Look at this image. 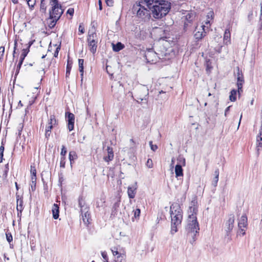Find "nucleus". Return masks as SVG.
<instances>
[{
	"label": "nucleus",
	"instance_id": "obj_24",
	"mask_svg": "<svg viewBox=\"0 0 262 262\" xmlns=\"http://www.w3.org/2000/svg\"><path fill=\"white\" fill-rule=\"evenodd\" d=\"M112 45L113 50L116 52L120 51L124 47V45L120 42H117L116 45L113 43Z\"/></svg>",
	"mask_w": 262,
	"mask_h": 262
},
{
	"label": "nucleus",
	"instance_id": "obj_29",
	"mask_svg": "<svg viewBox=\"0 0 262 262\" xmlns=\"http://www.w3.org/2000/svg\"><path fill=\"white\" fill-rule=\"evenodd\" d=\"M237 91L235 90H232L230 92V95L229 96V99L231 101H235L236 100V95Z\"/></svg>",
	"mask_w": 262,
	"mask_h": 262
},
{
	"label": "nucleus",
	"instance_id": "obj_13",
	"mask_svg": "<svg viewBox=\"0 0 262 262\" xmlns=\"http://www.w3.org/2000/svg\"><path fill=\"white\" fill-rule=\"evenodd\" d=\"M244 83V79L243 75L237 77V91L238 93V94L240 95L241 93L243 92V85Z\"/></svg>",
	"mask_w": 262,
	"mask_h": 262
},
{
	"label": "nucleus",
	"instance_id": "obj_52",
	"mask_svg": "<svg viewBox=\"0 0 262 262\" xmlns=\"http://www.w3.org/2000/svg\"><path fill=\"white\" fill-rule=\"evenodd\" d=\"M246 228H239V233H241L242 235H244L245 234V230Z\"/></svg>",
	"mask_w": 262,
	"mask_h": 262
},
{
	"label": "nucleus",
	"instance_id": "obj_63",
	"mask_svg": "<svg viewBox=\"0 0 262 262\" xmlns=\"http://www.w3.org/2000/svg\"><path fill=\"white\" fill-rule=\"evenodd\" d=\"M84 62L83 59H79V66H83Z\"/></svg>",
	"mask_w": 262,
	"mask_h": 262
},
{
	"label": "nucleus",
	"instance_id": "obj_53",
	"mask_svg": "<svg viewBox=\"0 0 262 262\" xmlns=\"http://www.w3.org/2000/svg\"><path fill=\"white\" fill-rule=\"evenodd\" d=\"M78 30L82 34L84 32V28L81 25L79 26Z\"/></svg>",
	"mask_w": 262,
	"mask_h": 262
},
{
	"label": "nucleus",
	"instance_id": "obj_62",
	"mask_svg": "<svg viewBox=\"0 0 262 262\" xmlns=\"http://www.w3.org/2000/svg\"><path fill=\"white\" fill-rule=\"evenodd\" d=\"M99 9L100 10H101L102 9V3L101 0L99 1Z\"/></svg>",
	"mask_w": 262,
	"mask_h": 262
},
{
	"label": "nucleus",
	"instance_id": "obj_59",
	"mask_svg": "<svg viewBox=\"0 0 262 262\" xmlns=\"http://www.w3.org/2000/svg\"><path fill=\"white\" fill-rule=\"evenodd\" d=\"M4 146L3 144H2V145L0 147V153L4 154Z\"/></svg>",
	"mask_w": 262,
	"mask_h": 262
},
{
	"label": "nucleus",
	"instance_id": "obj_55",
	"mask_svg": "<svg viewBox=\"0 0 262 262\" xmlns=\"http://www.w3.org/2000/svg\"><path fill=\"white\" fill-rule=\"evenodd\" d=\"M180 162L182 163L183 166L185 165V159L184 158H181L180 160Z\"/></svg>",
	"mask_w": 262,
	"mask_h": 262
},
{
	"label": "nucleus",
	"instance_id": "obj_27",
	"mask_svg": "<svg viewBox=\"0 0 262 262\" xmlns=\"http://www.w3.org/2000/svg\"><path fill=\"white\" fill-rule=\"evenodd\" d=\"M69 156L71 164L72 163V162H73L77 158L76 152L74 151H70Z\"/></svg>",
	"mask_w": 262,
	"mask_h": 262
},
{
	"label": "nucleus",
	"instance_id": "obj_28",
	"mask_svg": "<svg viewBox=\"0 0 262 262\" xmlns=\"http://www.w3.org/2000/svg\"><path fill=\"white\" fill-rule=\"evenodd\" d=\"M125 256L123 254H119L115 257V262H124Z\"/></svg>",
	"mask_w": 262,
	"mask_h": 262
},
{
	"label": "nucleus",
	"instance_id": "obj_57",
	"mask_svg": "<svg viewBox=\"0 0 262 262\" xmlns=\"http://www.w3.org/2000/svg\"><path fill=\"white\" fill-rule=\"evenodd\" d=\"M36 181V176H31V182L34 183V182Z\"/></svg>",
	"mask_w": 262,
	"mask_h": 262
},
{
	"label": "nucleus",
	"instance_id": "obj_58",
	"mask_svg": "<svg viewBox=\"0 0 262 262\" xmlns=\"http://www.w3.org/2000/svg\"><path fill=\"white\" fill-rule=\"evenodd\" d=\"M230 106H229L228 107H227L225 111V116H227V113L229 112L230 111Z\"/></svg>",
	"mask_w": 262,
	"mask_h": 262
},
{
	"label": "nucleus",
	"instance_id": "obj_61",
	"mask_svg": "<svg viewBox=\"0 0 262 262\" xmlns=\"http://www.w3.org/2000/svg\"><path fill=\"white\" fill-rule=\"evenodd\" d=\"M59 49V48H56V50L55 51L54 54V55L55 57H57V55L58 54V49Z\"/></svg>",
	"mask_w": 262,
	"mask_h": 262
},
{
	"label": "nucleus",
	"instance_id": "obj_43",
	"mask_svg": "<svg viewBox=\"0 0 262 262\" xmlns=\"http://www.w3.org/2000/svg\"><path fill=\"white\" fill-rule=\"evenodd\" d=\"M149 145H150V148L153 151H156L157 148H158V146L157 145H154L152 144V141H150L149 142Z\"/></svg>",
	"mask_w": 262,
	"mask_h": 262
},
{
	"label": "nucleus",
	"instance_id": "obj_7",
	"mask_svg": "<svg viewBox=\"0 0 262 262\" xmlns=\"http://www.w3.org/2000/svg\"><path fill=\"white\" fill-rule=\"evenodd\" d=\"M208 30V27L202 25L200 27H196L194 31V37L195 39L200 40L202 39L205 35L206 31Z\"/></svg>",
	"mask_w": 262,
	"mask_h": 262
},
{
	"label": "nucleus",
	"instance_id": "obj_45",
	"mask_svg": "<svg viewBox=\"0 0 262 262\" xmlns=\"http://www.w3.org/2000/svg\"><path fill=\"white\" fill-rule=\"evenodd\" d=\"M31 188H30V191H34L35 190V188H36V182H34V183H33L32 182H31Z\"/></svg>",
	"mask_w": 262,
	"mask_h": 262
},
{
	"label": "nucleus",
	"instance_id": "obj_38",
	"mask_svg": "<svg viewBox=\"0 0 262 262\" xmlns=\"http://www.w3.org/2000/svg\"><path fill=\"white\" fill-rule=\"evenodd\" d=\"M26 1L27 2L28 6L31 8L34 7L36 3V0H27Z\"/></svg>",
	"mask_w": 262,
	"mask_h": 262
},
{
	"label": "nucleus",
	"instance_id": "obj_14",
	"mask_svg": "<svg viewBox=\"0 0 262 262\" xmlns=\"http://www.w3.org/2000/svg\"><path fill=\"white\" fill-rule=\"evenodd\" d=\"M56 123V120L55 116L54 115H51L50 117L49 122L48 125L46 126L45 130L51 132L53 128V126Z\"/></svg>",
	"mask_w": 262,
	"mask_h": 262
},
{
	"label": "nucleus",
	"instance_id": "obj_54",
	"mask_svg": "<svg viewBox=\"0 0 262 262\" xmlns=\"http://www.w3.org/2000/svg\"><path fill=\"white\" fill-rule=\"evenodd\" d=\"M39 74L40 75L41 77H42V75L45 74V71L43 69H42L41 70L39 71ZM42 80V78H41L40 81H41Z\"/></svg>",
	"mask_w": 262,
	"mask_h": 262
},
{
	"label": "nucleus",
	"instance_id": "obj_2",
	"mask_svg": "<svg viewBox=\"0 0 262 262\" xmlns=\"http://www.w3.org/2000/svg\"><path fill=\"white\" fill-rule=\"evenodd\" d=\"M170 3L167 1L160 0L153 1L151 11L153 17L156 19H160L165 16L170 9Z\"/></svg>",
	"mask_w": 262,
	"mask_h": 262
},
{
	"label": "nucleus",
	"instance_id": "obj_26",
	"mask_svg": "<svg viewBox=\"0 0 262 262\" xmlns=\"http://www.w3.org/2000/svg\"><path fill=\"white\" fill-rule=\"evenodd\" d=\"M19 196H17V210L21 212L23 209V201L21 198L18 199Z\"/></svg>",
	"mask_w": 262,
	"mask_h": 262
},
{
	"label": "nucleus",
	"instance_id": "obj_64",
	"mask_svg": "<svg viewBox=\"0 0 262 262\" xmlns=\"http://www.w3.org/2000/svg\"><path fill=\"white\" fill-rule=\"evenodd\" d=\"M4 154L0 153V163L2 162L3 160Z\"/></svg>",
	"mask_w": 262,
	"mask_h": 262
},
{
	"label": "nucleus",
	"instance_id": "obj_33",
	"mask_svg": "<svg viewBox=\"0 0 262 262\" xmlns=\"http://www.w3.org/2000/svg\"><path fill=\"white\" fill-rule=\"evenodd\" d=\"M78 204H79V206L81 209V213H82L83 212L82 208L84 206L85 203H84V201H83L82 197L79 198Z\"/></svg>",
	"mask_w": 262,
	"mask_h": 262
},
{
	"label": "nucleus",
	"instance_id": "obj_40",
	"mask_svg": "<svg viewBox=\"0 0 262 262\" xmlns=\"http://www.w3.org/2000/svg\"><path fill=\"white\" fill-rule=\"evenodd\" d=\"M235 73L236 74V77H239V76H241L243 75L242 73V70H240L239 67H237L236 70L235 71Z\"/></svg>",
	"mask_w": 262,
	"mask_h": 262
},
{
	"label": "nucleus",
	"instance_id": "obj_25",
	"mask_svg": "<svg viewBox=\"0 0 262 262\" xmlns=\"http://www.w3.org/2000/svg\"><path fill=\"white\" fill-rule=\"evenodd\" d=\"M28 49H24L23 50V52L21 54V56H20V59H19V61L18 62V64L17 66H21L23 63V61L24 59V58H25V57L27 56L28 53Z\"/></svg>",
	"mask_w": 262,
	"mask_h": 262
},
{
	"label": "nucleus",
	"instance_id": "obj_9",
	"mask_svg": "<svg viewBox=\"0 0 262 262\" xmlns=\"http://www.w3.org/2000/svg\"><path fill=\"white\" fill-rule=\"evenodd\" d=\"M112 91L114 93V96L117 99L123 91L122 84L120 81H114L112 85Z\"/></svg>",
	"mask_w": 262,
	"mask_h": 262
},
{
	"label": "nucleus",
	"instance_id": "obj_42",
	"mask_svg": "<svg viewBox=\"0 0 262 262\" xmlns=\"http://www.w3.org/2000/svg\"><path fill=\"white\" fill-rule=\"evenodd\" d=\"M101 255L103 258L104 259V262H108V258L107 255V253L105 251L102 252Z\"/></svg>",
	"mask_w": 262,
	"mask_h": 262
},
{
	"label": "nucleus",
	"instance_id": "obj_36",
	"mask_svg": "<svg viewBox=\"0 0 262 262\" xmlns=\"http://www.w3.org/2000/svg\"><path fill=\"white\" fill-rule=\"evenodd\" d=\"M9 170V165L7 164L5 165V170L3 174V177L5 179L7 177L8 172Z\"/></svg>",
	"mask_w": 262,
	"mask_h": 262
},
{
	"label": "nucleus",
	"instance_id": "obj_30",
	"mask_svg": "<svg viewBox=\"0 0 262 262\" xmlns=\"http://www.w3.org/2000/svg\"><path fill=\"white\" fill-rule=\"evenodd\" d=\"M256 145H257V150L259 151V147H261L262 145V137H256Z\"/></svg>",
	"mask_w": 262,
	"mask_h": 262
},
{
	"label": "nucleus",
	"instance_id": "obj_3",
	"mask_svg": "<svg viewBox=\"0 0 262 262\" xmlns=\"http://www.w3.org/2000/svg\"><path fill=\"white\" fill-rule=\"evenodd\" d=\"M153 0H142L138 4L134 5V12L136 11L138 17L142 18H148L150 16L149 10H151Z\"/></svg>",
	"mask_w": 262,
	"mask_h": 262
},
{
	"label": "nucleus",
	"instance_id": "obj_5",
	"mask_svg": "<svg viewBox=\"0 0 262 262\" xmlns=\"http://www.w3.org/2000/svg\"><path fill=\"white\" fill-rule=\"evenodd\" d=\"M170 215L172 224L181 225L183 218L182 211L178 204H174L170 206Z\"/></svg>",
	"mask_w": 262,
	"mask_h": 262
},
{
	"label": "nucleus",
	"instance_id": "obj_17",
	"mask_svg": "<svg viewBox=\"0 0 262 262\" xmlns=\"http://www.w3.org/2000/svg\"><path fill=\"white\" fill-rule=\"evenodd\" d=\"M107 156L104 157V160L106 162H109L112 161L114 158V153L113 151V148L110 147H107Z\"/></svg>",
	"mask_w": 262,
	"mask_h": 262
},
{
	"label": "nucleus",
	"instance_id": "obj_6",
	"mask_svg": "<svg viewBox=\"0 0 262 262\" xmlns=\"http://www.w3.org/2000/svg\"><path fill=\"white\" fill-rule=\"evenodd\" d=\"M97 35L96 33H93L89 35L88 37V43L90 51L94 54L97 50V40L96 38Z\"/></svg>",
	"mask_w": 262,
	"mask_h": 262
},
{
	"label": "nucleus",
	"instance_id": "obj_4",
	"mask_svg": "<svg viewBox=\"0 0 262 262\" xmlns=\"http://www.w3.org/2000/svg\"><path fill=\"white\" fill-rule=\"evenodd\" d=\"M50 5L51 10H50V18L52 20L49 26L53 27L57 21L60 18L63 13V10L61 8V5L59 3L58 0H50Z\"/></svg>",
	"mask_w": 262,
	"mask_h": 262
},
{
	"label": "nucleus",
	"instance_id": "obj_20",
	"mask_svg": "<svg viewBox=\"0 0 262 262\" xmlns=\"http://www.w3.org/2000/svg\"><path fill=\"white\" fill-rule=\"evenodd\" d=\"M53 217L57 219L59 217V207L57 204H54L52 209Z\"/></svg>",
	"mask_w": 262,
	"mask_h": 262
},
{
	"label": "nucleus",
	"instance_id": "obj_60",
	"mask_svg": "<svg viewBox=\"0 0 262 262\" xmlns=\"http://www.w3.org/2000/svg\"><path fill=\"white\" fill-rule=\"evenodd\" d=\"M50 136V132L45 130V136L46 138H48Z\"/></svg>",
	"mask_w": 262,
	"mask_h": 262
},
{
	"label": "nucleus",
	"instance_id": "obj_48",
	"mask_svg": "<svg viewBox=\"0 0 262 262\" xmlns=\"http://www.w3.org/2000/svg\"><path fill=\"white\" fill-rule=\"evenodd\" d=\"M5 52L4 47H0V59L3 56Z\"/></svg>",
	"mask_w": 262,
	"mask_h": 262
},
{
	"label": "nucleus",
	"instance_id": "obj_19",
	"mask_svg": "<svg viewBox=\"0 0 262 262\" xmlns=\"http://www.w3.org/2000/svg\"><path fill=\"white\" fill-rule=\"evenodd\" d=\"M117 69L118 72L120 71L119 67H105V70L108 74L112 78L115 74V70Z\"/></svg>",
	"mask_w": 262,
	"mask_h": 262
},
{
	"label": "nucleus",
	"instance_id": "obj_11",
	"mask_svg": "<svg viewBox=\"0 0 262 262\" xmlns=\"http://www.w3.org/2000/svg\"><path fill=\"white\" fill-rule=\"evenodd\" d=\"M66 117L68 118V126L69 131H72L74 129L75 116L73 114L70 112H68L66 113Z\"/></svg>",
	"mask_w": 262,
	"mask_h": 262
},
{
	"label": "nucleus",
	"instance_id": "obj_50",
	"mask_svg": "<svg viewBox=\"0 0 262 262\" xmlns=\"http://www.w3.org/2000/svg\"><path fill=\"white\" fill-rule=\"evenodd\" d=\"M111 251L114 256H118L119 254H121L118 252V249H116V251H114V249H111Z\"/></svg>",
	"mask_w": 262,
	"mask_h": 262
},
{
	"label": "nucleus",
	"instance_id": "obj_10",
	"mask_svg": "<svg viewBox=\"0 0 262 262\" xmlns=\"http://www.w3.org/2000/svg\"><path fill=\"white\" fill-rule=\"evenodd\" d=\"M139 93H141L142 94H138L137 96V99L143 101V100H146L147 97L148 95V89L147 87L142 85L140 87L138 90Z\"/></svg>",
	"mask_w": 262,
	"mask_h": 262
},
{
	"label": "nucleus",
	"instance_id": "obj_35",
	"mask_svg": "<svg viewBox=\"0 0 262 262\" xmlns=\"http://www.w3.org/2000/svg\"><path fill=\"white\" fill-rule=\"evenodd\" d=\"M134 212V216L135 219H139L140 214V210L139 208H137L133 211Z\"/></svg>",
	"mask_w": 262,
	"mask_h": 262
},
{
	"label": "nucleus",
	"instance_id": "obj_15",
	"mask_svg": "<svg viewBox=\"0 0 262 262\" xmlns=\"http://www.w3.org/2000/svg\"><path fill=\"white\" fill-rule=\"evenodd\" d=\"M224 43L225 45H228L231 43V33L229 29H226L223 37Z\"/></svg>",
	"mask_w": 262,
	"mask_h": 262
},
{
	"label": "nucleus",
	"instance_id": "obj_18",
	"mask_svg": "<svg viewBox=\"0 0 262 262\" xmlns=\"http://www.w3.org/2000/svg\"><path fill=\"white\" fill-rule=\"evenodd\" d=\"M136 187L135 186H128L127 189V194L130 199H133L135 196Z\"/></svg>",
	"mask_w": 262,
	"mask_h": 262
},
{
	"label": "nucleus",
	"instance_id": "obj_34",
	"mask_svg": "<svg viewBox=\"0 0 262 262\" xmlns=\"http://www.w3.org/2000/svg\"><path fill=\"white\" fill-rule=\"evenodd\" d=\"M179 226H180V225H174L171 223V233L172 234H173L178 231V227Z\"/></svg>",
	"mask_w": 262,
	"mask_h": 262
},
{
	"label": "nucleus",
	"instance_id": "obj_44",
	"mask_svg": "<svg viewBox=\"0 0 262 262\" xmlns=\"http://www.w3.org/2000/svg\"><path fill=\"white\" fill-rule=\"evenodd\" d=\"M66 154H67V150L66 149V147L64 145H62L60 154L61 156H63L64 157Z\"/></svg>",
	"mask_w": 262,
	"mask_h": 262
},
{
	"label": "nucleus",
	"instance_id": "obj_46",
	"mask_svg": "<svg viewBox=\"0 0 262 262\" xmlns=\"http://www.w3.org/2000/svg\"><path fill=\"white\" fill-rule=\"evenodd\" d=\"M74 9L70 8L68 10L67 13L70 14L71 15V16H72L74 14Z\"/></svg>",
	"mask_w": 262,
	"mask_h": 262
},
{
	"label": "nucleus",
	"instance_id": "obj_22",
	"mask_svg": "<svg viewBox=\"0 0 262 262\" xmlns=\"http://www.w3.org/2000/svg\"><path fill=\"white\" fill-rule=\"evenodd\" d=\"M175 173L177 178L183 176V170L182 168V165L180 164L176 165L175 167Z\"/></svg>",
	"mask_w": 262,
	"mask_h": 262
},
{
	"label": "nucleus",
	"instance_id": "obj_12",
	"mask_svg": "<svg viewBox=\"0 0 262 262\" xmlns=\"http://www.w3.org/2000/svg\"><path fill=\"white\" fill-rule=\"evenodd\" d=\"M248 226V219L246 214L242 215L241 218L238 220V228H247Z\"/></svg>",
	"mask_w": 262,
	"mask_h": 262
},
{
	"label": "nucleus",
	"instance_id": "obj_1",
	"mask_svg": "<svg viewBox=\"0 0 262 262\" xmlns=\"http://www.w3.org/2000/svg\"><path fill=\"white\" fill-rule=\"evenodd\" d=\"M198 202L197 196L193 195L189 204L187 211L188 217L186 227L188 235L193 238L196 233H198L200 228L197 221L196 214L198 211Z\"/></svg>",
	"mask_w": 262,
	"mask_h": 262
},
{
	"label": "nucleus",
	"instance_id": "obj_51",
	"mask_svg": "<svg viewBox=\"0 0 262 262\" xmlns=\"http://www.w3.org/2000/svg\"><path fill=\"white\" fill-rule=\"evenodd\" d=\"M79 72L81 75V80H82L83 75V67H79Z\"/></svg>",
	"mask_w": 262,
	"mask_h": 262
},
{
	"label": "nucleus",
	"instance_id": "obj_37",
	"mask_svg": "<svg viewBox=\"0 0 262 262\" xmlns=\"http://www.w3.org/2000/svg\"><path fill=\"white\" fill-rule=\"evenodd\" d=\"M30 172H31V176H36V168L34 166H32V165L31 166Z\"/></svg>",
	"mask_w": 262,
	"mask_h": 262
},
{
	"label": "nucleus",
	"instance_id": "obj_23",
	"mask_svg": "<svg viewBox=\"0 0 262 262\" xmlns=\"http://www.w3.org/2000/svg\"><path fill=\"white\" fill-rule=\"evenodd\" d=\"M215 177L213 178V180L212 182V185L215 187L217 186V184L219 181V170L218 169H216L214 171Z\"/></svg>",
	"mask_w": 262,
	"mask_h": 262
},
{
	"label": "nucleus",
	"instance_id": "obj_56",
	"mask_svg": "<svg viewBox=\"0 0 262 262\" xmlns=\"http://www.w3.org/2000/svg\"><path fill=\"white\" fill-rule=\"evenodd\" d=\"M257 136L262 137V125H261L260 129L259 130V133Z\"/></svg>",
	"mask_w": 262,
	"mask_h": 262
},
{
	"label": "nucleus",
	"instance_id": "obj_21",
	"mask_svg": "<svg viewBox=\"0 0 262 262\" xmlns=\"http://www.w3.org/2000/svg\"><path fill=\"white\" fill-rule=\"evenodd\" d=\"M120 206V201L118 200L116 202H115L112 207V213H111V216H115L118 211H119V208Z\"/></svg>",
	"mask_w": 262,
	"mask_h": 262
},
{
	"label": "nucleus",
	"instance_id": "obj_31",
	"mask_svg": "<svg viewBox=\"0 0 262 262\" xmlns=\"http://www.w3.org/2000/svg\"><path fill=\"white\" fill-rule=\"evenodd\" d=\"M194 17V14L192 13H188L185 16V19L189 23H190L191 21H192Z\"/></svg>",
	"mask_w": 262,
	"mask_h": 262
},
{
	"label": "nucleus",
	"instance_id": "obj_16",
	"mask_svg": "<svg viewBox=\"0 0 262 262\" xmlns=\"http://www.w3.org/2000/svg\"><path fill=\"white\" fill-rule=\"evenodd\" d=\"M214 13L212 11H210L208 12L206 15V19L204 20V25L205 26H208V28L210 26V21L213 18Z\"/></svg>",
	"mask_w": 262,
	"mask_h": 262
},
{
	"label": "nucleus",
	"instance_id": "obj_32",
	"mask_svg": "<svg viewBox=\"0 0 262 262\" xmlns=\"http://www.w3.org/2000/svg\"><path fill=\"white\" fill-rule=\"evenodd\" d=\"M89 214H88V211L84 213V215H83V213H82V218L83 222L84 224H87L89 223Z\"/></svg>",
	"mask_w": 262,
	"mask_h": 262
},
{
	"label": "nucleus",
	"instance_id": "obj_39",
	"mask_svg": "<svg viewBox=\"0 0 262 262\" xmlns=\"http://www.w3.org/2000/svg\"><path fill=\"white\" fill-rule=\"evenodd\" d=\"M146 166L149 168H151L153 167L152 161L150 159H148L146 163Z\"/></svg>",
	"mask_w": 262,
	"mask_h": 262
},
{
	"label": "nucleus",
	"instance_id": "obj_47",
	"mask_svg": "<svg viewBox=\"0 0 262 262\" xmlns=\"http://www.w3.org/2000/svg\"><path fill=\"white\" fill-rule=\"evenodd\" d=\"M105 3L106 5L109 7H112L113 5L114 4V1L113 0H105Z\"/></svg>",
	"mask_w": 262,
	"mask_h": 262
},
{
	"label": "nucleus",
	"instance_id": "obj_41",
	"mask_svg": "<svg viewBox=\"0 0 262 262\" xmlns=\"http://www.w3.org/2000/svg\"><path fill=\"white\" fill-rule=\"evenodd\" d=\"M6 236L7 240L9 243H10L12 241L13 237L10 233H6Z\"/></svg>",
	"mask_w": 262,
	"mask_h": 262
},
{
	"label": "nucleus",
	"instance_id": "obj_49",
	"mask_svg": "<svg viewBox=\"0 0 262 262\" xmlns=\"http://www.w3.org/2000/svg\"><path fill=\"white\" fill-rule=\"evenodd\" d=\"M71 70V67H67L66 74V77H69V76L70 74Z\"/></svg>",
	"mask_w": 262,
	"mask_h": 262
},
{
	"label": "nucleus",
	"instance_id": "obj_8",
	"mask_svg": "<svg viewBox=\"0 0 262 262\" xmlns=\"http://www.w3.org/2000/svg\"><path fill=\"white\" fill-rule=\"evenodd\" d=\"M234 221V215L230 214L228 215L227 220L225 222L224 228L227 235H229L233 228Z\"/></svg>",
	"mask_w": 262,
	"mask_h": 262
}]
</instances>
